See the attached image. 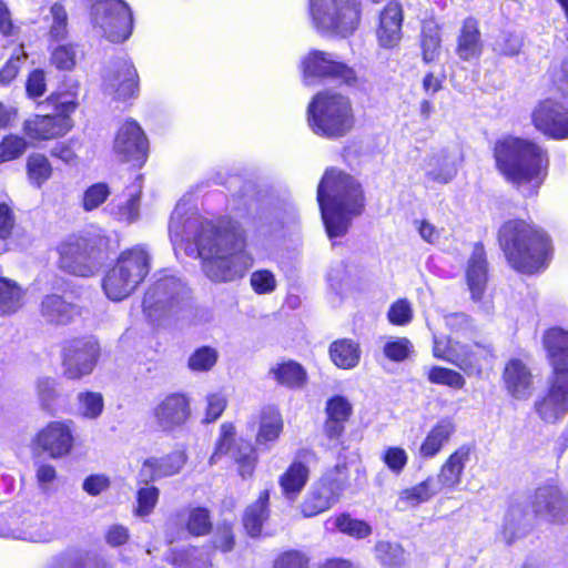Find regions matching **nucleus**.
Masks as SVG:
<instances>
[{
    "mask_svg": "<svg viewBox=\"0 0 568 568\" xmlns=\"http://www.w3.org/2000/svg\"><path fill=\"white\" fill-rule=\"evenodd\" d=\"M186 203L179 202L171 215L169 234L173 247L202 261L204 274L213 282H232L244 276L253 258L246 251L243 227L233 220L204 221L189 214Z\"/></svg>",
    "mask_w": 568,
    "mask_h": 568,
    "instance_id": "1",
    "label": "nucleus"
},
{
    "mask_svg": "<svg viewBox=\"0 0 568 568\" xmlns=\"http://www.w3.org/2000/svg\"><path fill=\"white\" fill-rule=\"evenodd\" d=\"M496 166L523 195H536L548 170L547 152L535 142L504 136L495 143Z\"/></svg>",
    "mask_w": 568,
    "mask_h": 568,
    "instance_id": "2",
    "label": "nucleus"
},
{
    "mask_svg": "<svg viewBox=\"0 0 568 568\" xmlns=\"http://www.w3.org/2000/svg\"><path fill=\"white\" fill-rule=\"evenodd\" d=\"M317 202L329 237L343 236L353 217L364 209L361 185L353 176L334 168L325 171L318 184Z\"/></svg>",
    "mask_w": 568,
    "mask_h": 568,
    "instance_id": "3",
    "label": "nucleus"
},
{
    "mask_svg": "<svg viewBox=\"0 0 568 568\" xmlns=\"http://www.w3.org/2000/svg\"><path fill=\"white\" fill-rule=\"evenodd\" d=\"M499 243L508 262L525 274L545 268L550 253V241L541 230L523 220L506 222L499 230Z\"/></svg>",
    "mask_w": 568,
    "mask_h": 568,
    "instance_id": "4",
    "label": "nucleus"
},
{
    "mask_svg": "<svg viewBox=\"0 0 568 568\" xmlns=\"http://www.w3.org/2000/svg\"><path fill=\"white\" fill-rule=\"evenodd\" d=\"M567 511V500L556 486L536 489L529 504H513L505 514L501 537L507 544L524 536L535 519L560 521Z\"/></svg>",
    "mask_w": 568,
    "mask_h": 568,
    "instance_id": "5",
    "label": "nucleus"
},
{
    "mask_svg": "<svg viewBox=\"0 0 568 568\" xmlns=\"http://www.w3.org/2000/svg\"><path fill=\"white\" fill-rule=\"evenodd\" d=\"M190 295L181 278L164 274L145 292L142 307L146 318L153 324L186 320L190 313Z\"/></svg>",
    "mask_w": 568,
    "mask_h": 568,
    "instance_id": "6",
    "label": "nucleus"
},
{
    "mask_svg": "<svg viewBox=\"0 0 568 568\" xmlns=\"http://www.w3.org/2000/svg\"><path fill=\"white\" fill-rule=\"evenodd\" d=\"M150 261L149 252L141 245L123 251L103 277L106 297L120 302L130 296L149 274Z\"/></svg>",
    "mask_w": 568,
    "mask_h": 568,
    "instance_id": "7",
    "label": "nucleus"
},
{
    "mask_svg": "<svg viewBox=\"0 0 568 568\" xmlns=\"http://www.w3.org/2000/svg\"><path fill=\"white\" fill-rule=\"evenodd\" d=\"M311 129L320 135L338 138L354 125V114L347 97L332 91L317 93L307 109Z\"/></svg>",
    "mask_w": 568,
    "mask_h": 568,
    "instance_id": "8",
    "label": "nucleus"
},
{
    "mask_svg": "<svg viewBox=\"0 0 568 568\" xmlns=\"http://www.w3.org/2000/svg\"><path fill=\"white\" fill-rule=\"evenodd\" d=\"M363 0H308L313 27L322 34L346 38L359 27Z\"/></svg>",
    "mask_w": 568,
    "mask_h": 568,
    "instance_id": "9",
    "label": "nucleus"
},
{
    "mask_svg": "<svg viewBox=\"0 0 568 568\" xmlns=\"http://www.w3.org/2000/svg\"><path fill=\"white\" fill-rule=\"evenodd\" d=\"M91 22L114 43L128 40L133 29L132 11L123 0H97L91 7Z\"/></svg>",
    "mask_w": 568,
    "mask_h": 568,
    "instance_id": "10",
    "label": "nucleus"
},
{
    "mask_svg": "<svg viewBox=\"0 0 568 568\" xmlns=\"http://www.w3.org/2000/svg\"><path fill=\"white\" fill-rule=\"evenodd\" d=\"M304 82L308 85L318 80L331 79L347 85L357 82V74L354 69L339 61L336 55L329 52L313 50L302 61Z\"/></svg>",
    "mask_w": 568,
    "mask_h": 568,
    "instance_id": "11",
    "label": "nucleus"
},
{
    "mask_svg": "<svg viewBox=\"0 0 568 568\" xmlns=\"http://www.w3.org/2000/svg\"><path fill=\"white\" fill-rule=\"evenodd\" d=\"M74 440L73 420H51L36 433L30 447L33 454H47L52 459H60L71 453Z\"/></svg>",
    "mask_w": 568,
    "mask_h": 568,
    "instance_id": "12",
    "label": "nucleus"
},
{
    "mask_svg": "<svg viewBox=\"0 0 568 568\" xmlns=\"http://www.w3.org/2000/svg\"><path fill=\"white\" fill-rule=\"evenodd\" d=\"M433 352L435 357L456 365L468 376L480 375L483 362L490 356L488 347L478 344L470 347L452 338L445 341L437 336H434Z\"/></svg>",
    "mask_w": 568,
    "mask_h": 568,
    "instance_id": "13",
    "label": "nucleus"
},
{
    "mask_svg": "<svg viewBox=\"0 0 568 568\" xmlns=\"http://www.w3.org/2000/svg\"><path fill=\"white\" fill-rule=\"evenodd\" d=\"M99 355V344L92 337L67 341L62 349L63 375L69 379H80L91 374Z\"/></svg>",
    "mask_w": 568,
    "mask_h": 568,
    "instance_id": "14",
    "label": "nucleus"
},
{
    "mask_svg": "<svg viewBox=\"0 0 568 568\" xmlns=\"http://www.w3.org/2000/svg\"><path fill=\"white\" fill-rule=\"evenodd\" d=\"M60 267L73 275L88 277L98 272L101 262L83 237L70 236L59 247Z\"/></svg>",
    "mask_w": 568,
    "mask_h": 568,
    "instance_id": "15",
    "label": "nucleus"
},
{
    "mask_svg": "<svg viewBox=\"0 0 568 568\" xmlns=\"http://www.w3.org/2000/svg\"><path fill=\"white\" fill-rule=\"evenodd\" d=\"M531 120L542 134L554 140L568 139V102L547 98L535 106Z\"/></svg>",
    "mask_w": 568,
    "mask_h": 568,
    "instance_id": "16",
    "label": "nucleus"
},
{
    "mask_svg": "<svg viewBox=\"0 0 568 568\" xmlns=\"http://www.w3.org/2000/svg\"><path fill=\"white\" fill-rule=\"evenodd\" d=\"M139 77L133 63L126 58L111 61L103 73L104 91L116 100L132 98L138 92Z\"/></svg>",
    "mask_w": 568,
    "mask_h": 568,
    "instance_id": "17",
    "label": "nucleus"
},
{
    "mask_svg": "<svg viewBox=\"0 0 568 568\" xmlns=\"http://www.w3.org/2000/svg\"><path fill=\"white\" fill-rule=\"evenodd\" d=\"M234 433L232 424H222L221 436L210 464L217 463L222 455H230L237 463L242 477L251 476L256 463L254 448L248 442L242 439L234 444Z\"/></svg>",
    "mask_w": 568,
    "mask_h": 568,
    "instance_id": "18",
    "label": "nucleus"
},
{
    "mask_svg": "<svg viewBox=\"0 0 568 568\" xmlns=\"http://www.w3.org/2000/svg\"><path fill=\"white\" fill-rule=\"evenodd\" d=\"M344 488V479L333 478L329 475L323 476L302 503V514L304 517H313L328 510L338 501Z\"/></svg>",
    "mask_w": 568,
    "mask_h": 568,
    "instance_id": "19",
    "label": "nucleus"
},
{
    "mask_svg": "<svg viewBox=\"0 0 568 568\" xmlns=\"http://www.w3.org/2000/svg\"><path fill=\"white\" fill-rule=\"evenodd\" d=\"M535 410L547 423L562 418L568 413V378L552 375L548 390L535 402Z\"/></svg>",
    "mask_w": 568,
    "mask_h": 568,
    "instance_id": "20",
    "label": "nucleus"
},
{
    "mask_svg": "<svg viewBox=\"0 0 568 568\" xmlns=\"http://www.w3.org/2000/svg\"><path fill=\"white\" fill-rule=\"evenodd\" d=\"M191 414L190 400L183 394H170L153 409L156 424L163 430H173L186 423Z\"/></svg>",
    "mask_w": 568,
    "mask_h": 568,
    "instance_id": "21",
    "label": "nucleus"
},
{
    "mask_svg": "<svg viewBox=\"0 0 568 568\" xmlns=\"http://www.w3.org/2000/svg\"><path fill=\"white\" fill-rule=\"evenodd\" d=\"M422 170L427 184H447L458 171L457 155L449 150H439L424 159Z\"/></svg>",
    "mask_w": 568,
    "mask_h": 568,
    "instance_id": "22",
    "label": "nucleus"
},
{
    "mask_svg": "<svg viewBox=\"0 0 568 568\" xmlns=\"http://www.w3.org/2000/svg\"><path fill=\"white\" fill-rule=\"evenodd\" d=\"M114 152L122 161H140L145 156L146 139L136 122L126 121L119 129L114 140Z\"/></svg>",
    "mask_w": 568,
    "mask_h": 568,
    "instance_id": "23",
    "label": "nucleus"
},
{
    "mask_svg": "<svg viewBox=\"0 0 568 568\" xmlns=\"http://www.w3.org/2000/svg\"><path fill=\"white\" fill-rule=\"evenodd\" d=\"M72 128L69 116L59 114L34 115L23 123L24 133L33 140H51L67 134Z\"/></svg>",
    "mask_w": 568,
    "mask_h": 568,
    "instance_id": "24",
    "label": "nucleus"
},
{
    "mask_svg": "<svg viewBox=\"0 0 568 568\" xmlns=\"http://www.w3.org/2000/svg\"><path fill=\"white\" fill-rule=\"evenodd\" d=\"M542 343L552 375L568 378V331L551 327L545 332Z\"/></svg>",
    "mask_w": 568,
    "mask_h": 568,
    "instance_id": "25",
    "label": "nucleus"
},
{
    "mask_svg": "<svg viewBox=\"0 0 568 568\" xmlns=\"http://www.w3.org/2000/svg\"><path fill=\"white\" fill-rule=\"evenodd\" d=\"M503 382L507 393L515 399L526 400L532 392V374L520 359L514 358L506 363Z\"/></svg>",
    "mask_w": 568,
    "mask_h": 568,
    "instance_id": "26",
    "label": "nucleus"
},
{
    "mask_svg": "<svg viewBox=\"0 0 568 568\" xmlns=\"http://www.w3.org/2000/svg\"><path fill=\"white\" fill-rule=\"evenodd\" d=\"M403 8L398 2H388L379 14L376 37L385 49L395 48L402 40Z\"/></svg>",
    "mask_w": 568,
    "mask_h": 568,
    "instance_id": "27",
    "label": "nucleus"
},
{
    "mask_svg": "<svg viewBox=\"0 0 568 568\" xmlns=\"http://www.w3.org/2000/svg\"><path fill=\"white\" fill-rule=\"evenodd\" d=\"M186 463L184 452L175 450L162 457H150L142 464L140 477L144 481H153L173 476L183 468Z\"/></svg>",
    "mask_w": 568,
    "mask_h": 568,
    "instance_id": "28",
    "label": "nucleus"
},
{
    "mask_svg": "<svg viewBox=\"0 0 568 568\" xmlns=\"http://www.w3.org/2000/svg\"><path fill=\"white\" fill-rule=\"evenodd\" d=\"M143 187V176L138 174L134 181L125 189V199L116 197L109 203L106 210L116 220L132 223L140 215V197Z\"/></svg>",
    "mask_w": 568,
    "mask_h": 568,
    "instance_id": "29",
    "label": "nucleus"
},
{
    "mask_svg": "<svg viewBox=\"0 0 568 568\" xmlns=\"http://www.w3.org/2000/svg\"><path fill=\"white\" fill-rule=\"evenodd\" d=\"M466 283L474 301H480L488 281V263L484 247L474 246L465 270Z\"/></svg>",
    "mask_w": 568,
    "mask_h": 568,
    "instance_id": "30",
    "label": "nucleus"
},
{
    "mask_svg": "<svg viewBox=\"0 0 568 568\" xmlns=\"http://www.w3.org/2000/svg\"><path fill=\"white\" fill-rule=\"evenodd\" d=\"M310 457V452L300 453L296 460L280 477V487L285 498L295 500L305 487L310 477V469L306 465Z\"/></svg>",
    "mask_w": 568,
    "mask_h": 568,
    "instance_id": "31",
    "label": "nucleus"
},
{
    "mask_svg": "<svg viewBox=\"0 0 568 568\" xmlns=\"http://www.w3.org/2000/svg\"><path fill=\"white\" fill-rule=\"evenodd\" d=\"M470 447L463 445L448 456L436 479L440 490L444 488L452 490L462 483L464 469L470 460Z\"/></svg>",
    "mask_w": 568,
    "mask_h": 568,
    "instance_id": "32",
    "label": "nucleus"
},
{
    "mask_svg": "<svg viewBox=\"0 0 568 568\" xmlns=\"http://www.w3.org/2000/svg\"><path fill=\"white\" fill-rule=\"evenodd\" d=\"M440 491L439 484L436 479L434 477H427L422 483L403 489L397 499V507L400 510L416 508L422 504L428 503Z\"/></svg>",
    "mask_w": 568,
    "mask_h": 568,
    "instance_id": "33",
    "label": "nucleus"
},
{
    "mask_svg": "<svg viewBox=\"0 0 568 568\" xmlns=\"http://www.w3.org/2000/svg\"><path fill=\"white\" fill-rule=\"evenodd\" d=\"M352 406L343 396H335L326 404V422L324 425L325 435L332 439L338 438L349 418Z\"/></svg>",
    "mask_w": 568,
    "mask_h": 568,
    "instance_id": "34",
    "label": "nucleus"
},
{
    "mask_svg": "<svg viewBox=\"0 0 568 568\" xmlns=\"http://www.w3.org/2000/svg\"><path fill=\"white\" fill-rule=\"evenodd\" d=\"M455 429V424L450 418H443L438 420L423 440L419 447V455L423 458L435 457L449 442Z\"/></svg>",
    "mask_w": 568,
    "mask_h": 568,
    "instance_id": "35",
    "label": "nucleus"
},
{
    "mask_svg": "<svg viewBox=\"0 0 568 568\" xmlns=\"http://www.w3.org/2000/svg\"><path fill=\"white\" fill-rule=\"evenodd\" d=\"M268 376L287 388H302L307 379L304 367L291 359L274 364L268 371Z\"/></svg>",
    "mask_w": 568,
    "mask_h": 568,
    "instance_id": "36",
    "label": "nucleus"
},
{
    "mask_svg": "<svg viewBox=\"0 0 568 568\" xmlns=\"http://www.w3.org/2000/svg\"><path fill=\"white\" fill-rule=\"evenodd\" d=\"M483 42L478 23L475 19H466L464 21L457 45V54L460 59L469 61L481 54Z\"/></svg>",
    "mask_w": 568,
    "mask_h": 568,
    "instance_id": "37",
    "label": "nucleus"
},
{
    "mask_svg": "<svg viewBox=\"0 0 568 568\" xmlns=\"http://www.w3.org/2000/svg\"><path fill=\"white\" fill-rule=\"evenodd\" d=\"M41 313L48 322L67 324L78 315L79 312L75 305L65 302L61 296L49 295L42 301Z\"/></svg>",
    "mask_w": 568,
    "mask_h": 568,
    "instance_id": "38",
    "label": "nucleus"
},
{
    "mask_svg": "<svg viewBox=\"0 0 568 568\" xmlns=\"http://www.w3.org/2000/svg\"><path fill=\"white\" fill-rule=\"evenodd\" d=\"M329 356L338 368L352 369L359 363L361 348L352 339H338L331 344Z\"/></svg>",
    "mask_w": 568,
    "mask_h": 568,
    "instance_id": "39",
    "label": "nucleus"
},
{
    "mask_svg": "<svg viewBox=\"0 0 568 568\" xmlns=\"http://www.w3.org/2000/svg\"><path fill=\"white\" fill-rule=\"evenodd\" d=\"M268 499L270 494L267 490H264L260 494L257 500L245 510L243 523L247 534L252 537L261 534L262 526L268 517Z\"/></svg>",
    "mask_w": 568,
    "mask_h": 568,
    "instance_id": "40",
    "label": "nucleus"
},
{
    "mask_svg": "<svg viewBox=\"0 0 568 568\" xmlns=\"http://www.w3.org/2000/svg\"><path fill=\"white\" fill-rule=\"evenodd\" d=\"M24 292L13 280L0 275V314L16 313L23 305Z\"/></svg>",
    "mask_w": 568,
    "mask_h": 568,
    "instance_id": "41",
    "label": "nucleus"
},
{
    "mask_svg": "<svg viewBox=\"0 0 568 568\" xmlns=\"http://www.w3.org/2000/svg\"><path fill=\"white\" fill-rule=\"evenodd\" d=\"M54 535V529L49 523L37 517H30L22 521V527H19L17 537L21 540L43 542L51 540Z\"/></svg>",
    "mask_w": 568,
    "mask_h": 568,
    "instance_id": "42",
    "label": "nucleus"
},
{
    "mask_svg": "<svg viewBox=\"0 0 568 568\" xmlns=\"http://www.w3.org/2000/svg\"><path fill=\"white\" fill-rule=\"evenodd\" d=\"M283 430V419L280 412L275 408L266 409L261 419L256 442L261 445L274 443Z\"/></svg>",
    "mask_w": 568,
    "mask_h": 568,
    "instance_id": "43",
    "label": "nucleus"
},
{
    "mask_svg": "<svg viewBox=\"0 0 568 568\" xmlns=\"http://www.w3.org/2000/svg\"><path fill=\"white\" fill-rule=\"evenodd\" d=\"M524 38L520 33L509 30L500 31L490 43L491 50L499 57H515L520 53Z\"/></svg>",
    "mask_w": 568,
    "mask_h": 568,
    "instance_id": "44",
    "label": "nucleus"
},
{
    "mask_svg": "<svg viewBox=\"0 0 568 568\" xmlns=\"http://www.w3.org/2000/svg\"><path fill=\"white\" fill-rule=\"evenodd\" d=\"M185 528L194 537L207 535L212 530V519L209 509L192 507L185 510Z\"/></svg>",
    "mask_w": 568,
    "mask_h": 568,
    "instance_id": "45",
    "label": "nucleus"
},
{
    "mask_svg": "<svg viewBox=\"0 0 568 568\" xmlns=\"http://www.w3.org/2000/svg\"><path fill=\"white\" fill-rule=\"evenodd\" d=\"M440 41L438 24L432 20L425 21L422 29V49L425 61L430 62L438 57Z\"/></svg>",
    "mask_w": 568,
    "mask_h": 568,
    "instance_id": "46",
    "label": "nucleus"
},
{
    "mask_svg": "<svg viewBox=\"0 0 568 568\" xmlns=\"http://www.w3.org/2000/svg\"><path fill=\"white\" fill-rule=\"evenodd\" d=\"M27 173L30 182L40 187L52 174V166L43 154L34 153L28 158Z\"/></svg>",
    "mask_w": 568,
    "mask_h": 568,
    "instance_id": "47",
    "label": "nucleus"
},
{
    "mask_svg": "<svg viewBox=\"0 0 568 568\" xmlns=\"http://www.w3.org/2000/svg\"><path fill=\"white\" fill-rule=\"evenodd\" d=\"M376 559L386 567H399L405 560V550L398 544L378 541L375 546Z\"/></svg>",
    "mask_w": 568,
    "mask_h": 568,
    "instance_id": "48",
    "label": "nucleus"
},
{
    "mask_svg": "<svg viewBox=\"0 0 568 568\" xmlns=\"http://www.w3.org/2000/svg\"><path fill=\"white\" fill-rule=\"evenodd\" d=\"M334 526L343 534L356 539H363L372 534V527L362 519L353 518L348 514H342L334 520Z\"/></svg>",
    "mask_w": 568,
    "mask_h": 568,
    "instance_id": "49",
    "label": "nucleus"
},
{
    "mask_svg": "<svg viewBox=\"0 0 568 568\" xmlns=\"http://www.w3.org/2000/svg\"><path fill=\"white\" fill-rule=\"evenodd\" d=\"M78 412L88 419L98 418L104 407L103 396L97 392H81L77 396Z\"/></svg>",
    "mask_w": 568,
    "mask_h": 568,
    "instance_id": "50",
    "label": "nucleus"
},
{
    "mask_svg": "<svg viewBox=\"0 0 568 568\" xmlns=\"http://www.w3.org/2000/svg\"><path fill=\"white\" fill-rule=\"evenodd\" d=\"M57 114L69 116L78 108V92L74 89L53 92L47 100Z\"/></svg>",
    "mask_w": 568,
    "mask_h": 568,
    "instance_id": "51",
    "label": "nucleus"
},
{
    "mask_svg": "<svg viewBox=\"0 0 568 568\" xmlns=\"http://www.w3.org/2000/svg\"><path fill=\"white\" fill-rule=\"evenodd\" d=\"M217 358L219 353L215 348L202 346L189 357L187 364L194 372H206L216 364Z\"/></svg>",
    "mask_w": 568,
    "mask_h": 568,
    "instance_id": "52",
    "label": "nucleus"
},
{
    "mask_svg": "<svg viewBox=\"0 0 568 568\" xmlns=\"http://www.w3.org/2000/svg\"><path fill=\"white\" fill-rule=\"evenodd\" d=\"M428 379L434 384L446 385L456 389H460L465 385V378L458 372L439 366L430 368Z\"/></svg>",
    "mask_w": 568,
    "mask_h": 568,
    "instance_id": "53",
    "label": "nucleus"
},
{
    "mask_svg": "<svg viewBox=\"0 0 568 568\" xmlns=\"http://www.w3.org/2000/svg\"><path fill=\"white\" fill-rule=\"evenodd\" d=\"M27 145L22 136L7 135L0 143V163L18 159L26 152Z\"/></svg>",
    "mask_w": 568,
    "mask_h": 568,
    "instance_id": "54",
    "label": "nucleus"
},
{
    "mask_svg": "<svg viewBox=\"0 0 568 568\" xmlns=\"http://www.w3.org/2000/svg\"><path fill=\"white\" fill-rule=\"evenodd\" d=\"M111 194L110 187L105 183H95L89 186L82 197L84 211L90 212L98 209Z\"/></svg>",
    "mask_w": 568,
    "mask_h": 568,
    "instance_id": "55",
    "label": "nucleus"
},
{
    "mask_svg": "<svg viewBox=\"0 0 568 568\" xmlns=\"http://www.w3.org/2000/svg\"><path fill=\"white\" fill-rule=\"evenodd\" d=\"M414 346L406 337H397L385 343L383 347L384 355L394 362H402L409 357Z\"/></svg>",
    "mask_w": 568,
    "mask_h": 568,
    "instance_id": "56",
    "label": "nucleus"
},
{
    "mask_svg": "<svg viewBox=\"0 0 568 568\" xmlns=\"http://www.w3.org/2000/svg\"><path fill=\"white\" fill-rule=\"evenodd\" d=\"M159 489L154 486H145L138 490L135 515L139 517L149 516L159 500Z\"/></svg>",
    "mask_w": 568,
    "mask_h": 568,
    "instance_id": "57",
    "label": "nucleus"
},
{
    "mask_svg": "<svg viewBox=\"0 0 568 568\" xmlns=\"http://www.w3.org/2000/svg\"><path fill=\"white\" fill-rule=\"evenodd\" d=\"M50 13L52 17L51 37L57 40L63 39L68 32V13L64 7L57 2L50 8Z\"/></svg>",
    "mask_w": 568,
    "mask_h": 568,
    "instance_id": "58",
    "label": "nucleus"
},
{
    "mask_svg": "<svg viewBox=\"0 0 568 568\" xmlns=\"http://www.w3.org/2000/svg\"><path fill=\"white\" fill-rule=\"evenodd\" d=\"M36 388L42 408H50L58 397L57 381L51 377H40L36 382Z\"/></svg>",
    "mask_w": 568,
    "mask_h": 568,
    "instance_id": "59",
    "label": "nucleus"
},
{
    "mask_svg": "<svg viewBox=\"0 0 568 568\" xmlns=\"http://www.w3.org/2000/svg\"><path fill=\"white\" fill-rule=\"evenodd\" d=\"M388 321L397 326H404L410 323L413 318V308L407 300H398L393 303L387 313Z\"/></svg>",
    "mask_w": 568,
    "mask_h": 568,
    "instance_id": "60",
    "label": "nucleus"
},
{
    "mask_svg": "<svg viewBox=\"0 0 568 568\" xmlns=\"http://www.w3.org/2000/svg\"><path fill=\"white\" fill-rule=\"evenodd\" d=\"M251 286L257 294H268L276 288V280L272 272L267 270H258L252 273Z\"/></svg>",
    "mask_w": 568,
    "mask_h": 568,
    "instance_id": "61",
    "label": "nucleus"
},
{
    "mask_svg": "<svg viewBox=\"0 0 568 568\" xmlns=\"http://www.w3.org/2000/svg\"><path fill=\"white\" fill-rule=\"evenodd\" d=\"M445 324L457 336H468L474 331L471 320L464 313L446 315Z\"/></svg>",
    "mask_w": 568,
    "mask_h": 568,
    "instance_id": "62",
    "label": "nucleus"
},
{
    "mask_svg": "<svg viewBox=\"0 0 568 568\" xmlns=\"http://www.w3.org/2000/svg\"><path fill=\"white\" fill-rule=\"evenodd\" d=\"M27 58L22 47L14 50L11 58L0 70V82L2 84H9L18 74L21 61Z\"/></svg>",
    "mask_w": 568,
    "mask_h": 568,
    "instance_id": "63",
    "label": "nucleus"
},
{
    "mask_svg": "<svg viewBox=\"0 0 568 568\" xmlns=\"http://www.w3.org/2000/svg\"><path fill=\"white\" fill-rule=\"evenodd\" d=\"M550 77L557 91L568 101V58L551 68Z\"/></svg>",
    "mask_w": 568,
    "mask_h": 568,
    "instance_id": "64",
    "label": "nucleus"
}]
</instances>
